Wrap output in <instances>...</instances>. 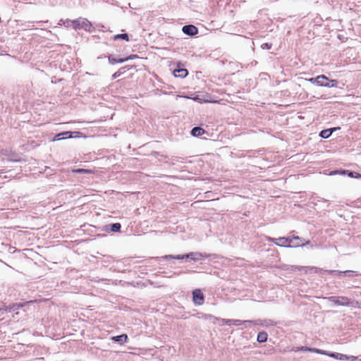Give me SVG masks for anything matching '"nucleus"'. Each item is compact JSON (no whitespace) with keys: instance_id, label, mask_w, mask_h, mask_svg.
Segmentation results:
<instances>
[{"instance_id":"obj_1","label":"nucleus","mask_w":361,"mask_h":361,"mask_svg":"<svg viewBox=\"0 0 361 361\" xmlns=\"http://www.w3.org/2000/svg\"><path fill=\"white\" fill-rule=\"evenodd\" d=\"M267 240L270 242L274 243L276 245L281 246V247H297L299 246H304L305 243H302L301 245L298 243H295V240H302V238H300L298 236H293V237H281L279 238H274L271 237L267 238Z\"/></svg>"},{"instance_id":"obj_2","label":"nucleus","mask_w":361,"mask_h":361,"mask_svg":"<svg viewBox=\"0 0 361 361\" xmlns=\"http://www.w3.org/2000/svg\"><path fill=\"white\" fill-rule=\"evenodd\" d=\"M82 133L78 131H65L60 133L56 134L51 140V141H59L67 138L72 137H81Z\"/></svg>"},{"instance_id":"obj_3","label":"nucleus","mask_w":361,"mask_h":361,"mask_svg":"<svg viewBox=\"0 0 361 361\" xmlns=\"http://www.w3.org/2000/svg\"><path fill=\"white\" fill-rule=\"evenodd\" d=\"M92 27V23L87 19L79 18L75 20L73 29H84L85 31H90Z\"/></svg>"},{"instance_id":"obj_4","label":"nucleus","mask_w":361,"mask_h":361,"mask_svg":"<svg viewBox=\"0 0 361 361\" xmlns=\"http://www.w3.org/2000/svg\"><path fill=\"white\" fill-rule=\"evenodd\" d=\"M329 302H332L334 305L338 306H348L350 302L348 298L346 297H335L331 296L326 298Z\"/></svg>"},{"instance_id":"obj_5","label":"nucleus","mask_w":361,"mask_h":361,"mask_svg":"<svg viewBox=\"0 0 361 361\" xmlns=\"http://www.w3.org/2000/svg\"><path fill=\"white\" fill-rule=\"evenodd\" d=\"M222 322L224 324H226V325H228V326H231V325H235V326H240L243 324H256L257 322H255L254 321H251V320H244V321H242V320H240V319H221Z\"/></svg>"},{"instance_id":"obj_6","label":"nucleus","mask_w":361,"mask_h":361,"mask_svg":"<svg viewBox=\"0 0 361 361\" xmlns=\"http://www.w3.org/2000/svg\"><path fill=\"white\" fill-rule=\"evenodd\" d=\"M193 302L200 305L204 302V295L200 289H196L192 292Z\"/></svg>"},{"instance_id":"obj_7","label":"nucleus","mask_w":361,"mask_h":361,"mask_svg":"<svg viewBox=\"0 0 361 361\" xmlns=\"http://www.w3.org/2000/svg\"><path fill=\"white\" fill-rule=\"evenodd\" d=\"M182 31L185 35L193 36L197 34L198 29L193 25H187L182 27Z\"/></svg>"},{"instance_id":"obj_8","label":"nucleus","mask_w":361,"mask_h":361,"mask_svg":"<svg viewBox=\"0 0 361 361\" xmlns=\"http://www.w3.org/2000/svg\"><path fill=\"white\" fill-rule=\"evenodd\" d=\"M340 129H341L340 127H336V128H332L322 130L319 133V136L324 139L328 138L331 135L333 132H334L337 130H340Z\"/></svg>"},{"instance_id":"obj_9","label":"nucleus","mask_w":361,"mask_h":361,"mask_svg":"<svg viewBox=\"0 0 361 361\" xmlns=\"http://www.w3.org/2000/svg\"><path fill=\"white\" fill-rule=\"evenodd\" d=\"M203 257L204 255L202 253L197 252H190L185 255V258H189L194 261L201 260L203 259Z\"/></svg>"},{"instance_id":"obj_10","label":"nucleus","mask_w":361,"mask_h":361,"mask_svg":"<svg viewBox=\"0 0 361 361\" xmlns=\"http://www.w3.org/2000/svg\"><path fill=\"white\" fill-rule=\"evenodd\" d=\"M188 72L185 68H177L173 71L175 77L185 78L187 76Z\"/></svg>"},{"instance_id":"obj_11","label":"nucleus","mask_w":361,"mask_h":361,"mask_svg":"<svg viewBox=\"0 0 361 361\" xmlns=\"http://www.w3.org/2000/svg\"><path fill=\"white\" fill-rule=\"evenodd\" d=\"M111 340L115 342H118L121 344L126 343L128 340V336L126 334H122L120 336H113Z\"/></svg>"},{"instance_id":"obj_12","label":"nucleus","mask_w":361,"mask_h":361,"mask_svg":"<svg viewBox=\"0 0 361 361\" xmlns=\"http://www.w3.org/2000/svg\"><path fill=\"white\" fill-rule=\"evenodd\" d=\"M204 130L201 127H195L191 130V135L194 137H198L203 135Z\"/></svg>"},{"instance_id":"obj_13","label":"nucleus","mask_w":361,"mask_h":361,"mask_svg":"<svg viewBox=\"0 0 361 361\" xmlns=\"http://www.w3.org/2000/svg\"><path fill=\"white\" fill-rule=\"evenodd\" d=\"M319 80V82L317 83L318 86L326 87L328 85L326 83V80H329V78L324 75H319L317 76Z\"/></svg>"},{"instance_id":"obj_14","label":"nucleus","mask_w":361,"mask_h":361,"mask_svg":"<svg viewBox=\"0 0 361 361\" xmlns=\"http://www.w3.org/2000/svg\"><path fill=\"white\" fill-rule=\"evenodd\" d=\"M113 39L115 41L118 40V39H123V40H126V42H128L129 37L127 33L118 34L113 37Z\"/></svg>"},{"instance_id":"obj_15","label":"nucleus","mask_w":361,"mask_h":361,"mask_svg":"<svg viewBox=\"0 0 361 361\" xmlns=\"http://www.w3.org/2000/svg\"><path fill=\"white\" fill-rule=\"evenodd\" d=\"M108 61L110 64H114L116 63H123L125 62V60L123 59H116L112 55H109L108 56Z\"/></svg>"},{"instance_id":"obj_16","label":"nucleus","mask_w":361,"mask_h":361,"mask_svg":"<svg viewBox=\"0 0 361 361\" xmlns=\"http://www.w3.org/2000/svg\"><path fill=\"white\" fill-rule=\"evenodd\" d=\"M267 340V334L266 332H259L257 335V341L264 343Z\"/></svg>"},{"instance_id":"obj_17","label":"nucleus","mask_w":361,"mask_h":361,"mask_svg":"<svg viewBox=\"0 0 361 361\" xmlns=\"http://www.w3.org/2000/svg\"><path fill=\"white\" fill-rule=\"evenodd\" d=\"M126 66L124 67H122L118 71H116V73H114L112 76H111V78L112 80H114L118 77H120L122 73H123L125 72V69H126Z\"/></svg>"},{"instance_id":"obj_18","label":"nucleus","mask_w":361,"mask_h":361,"mask_svg":"<svg viewBox=\"0 0 361 361\" xmlns=\"http://www.w3.org/2000/svg\"><path fill=\"white\" fill-rule=\"evenodd\" d=\"M305 269V271L307 272V271H313L314 273H319L322 270L317 267H301V268H299V269Z\"/></svg>"},{"instance_id":"obj_19","label":"nucleus","mask_w":361,"mask_h":361,"mask_svg":"<svg viewBox=\"0 0 361 361\" xmlns=\"http://www.w3.org/2000/svg\"><path fill=\"white\" fill-rule=\"evenodd\" d=\"M326 83L328 85L326 86V87H336L338 82L336 80H329V82Z\"/></svg>"},{"instance_id":"obj_20","label":"nucleus","mask_w":361,"mask_h":361,"mask_svg":"<svg viewBox=\"0 0 361 361\" xmlns=\"http://www.w3.org/2000/svg\"><path fill=\"white\" fill-rule=\"evenodd\" d=\"M164 258L165 259H186L185 258V255H176V256H173V255H165L164 256Z\"/></svg>"},{"instance_id":"obj_21","label":"nucleus","mask_w":361,"mask_h":361,"mask_svg":"<svg viewBox=\"0 0 361 361\" xmlns=\"http://www.w3.org/2000/svg\"><path fill=\"white\" fill-rule=\"evenodd\" d=\"M311 352L326 355L328 354V352L317 348H313V350H311Z\"/></svg>"},{"instance_id":"obj_22","label":"nucleus","mask_w":361,"mask_h":361,"mask_svg":"<svg viewBox=\"0 0 361 361\" xmlns=\"http://www.w3.org/2000/svg\"><path fill=\"white\" fill-rule=\"evenodd\" d=\"M120 228H121V224L118 223L114 224L111 226V231L114 232L118 231L120 230Z\"/></svg>"},{"instance_id":"obj_23","label":"nucleus","mask_w":361,"mask_h":361,"mask_svg":"<svg viewBox=\"0 0 361 361\" xmlns=\"http://www.w3.org/2000/svg\"><path fill=\"white\" fill-rule=\"evenodd\" d=\"M66 27H73V28L74 27V23H75V20H69V19H66Z\"/></svg>"},{"instance_id":"obj_24","label":"nucleus","mask_w":361,"mask_h":361,"mask_svg":"<svg viewBox=\"0 0 361 361\" xmlns=\"http://www.w3.org/2000/svg\"><path fill=\"white\" fill-rule=\"evenodd\" d=\"M319 79L317 78V77L316 78H309V79H306L307 81L310 82V83L312 84H316L317 85V83L319 82Z\"/></svg>"},{"instance_id":"obj_25","label":"nucleus","mask_w":361,"mask_h":361,"mask_svg":"<svg viewBox=\"0 0 361 361\" xmlns=\"http://www.w3.org/2000/svg\"><path fill=\"white\" fill-rule=\"evenodd\" d=\"M337 360H339L341 361H345L348 360L347 355H344V354L339 353Z\"/></svg>"},{"instance_id":"obj_26","label":"nucleus","mask_w":361,"mask_h":361,"mask_svg":"<svg viewBox=\"0 0 361 361\" xmlns=\"http://www.w3.org/2000/svg\"><path fill=\"white\" fill-rule=\"evenodd\" d=\"M261 47L263 49H270L271 48V44L269 43H263L261 45Z\"/></svg>"},{"instance_id":"obj_27","label":"nucleus","mask_w":361,"mask_h":361,"mask_svg":"<svg viewBox=\"0 0 361 361\" xmlns=\"http://www.w3.org/2000/svg\"><path fill=\"white\" fill-rule=\"evenodd\" d=\"M338 354H339L338 353H328L327 356L334 357L337 360V358L338 357Z\"/></svg>"},{"instance_id":"obj_28","label":"nucleus","mask_w":361,"mask_h":361,"mask_svg":"<svg viewBox=\"0 0 361 361\" xmlns=\"http://www.w3.org/2000/svg\"><path fill=\"white\" fill-rule=\"evenodd\" d=\"M73 171L76 172V173H91V171H90V170L82 169L74 170Z\"/></svg>"},{"instance_id":"obj_29","label":"nucleus","mask_w":361,"mask_h":361,"mask_svg":"<svg viewBox=\"0 0 361 361\" xmlns=\"http://www.w3.org/2000/svg\"><path fill=\"white\" fill-rule=\"evenodd\" d=\"M135 58H138V56L135 54H133V55H130L128 57H126V58H123V60H125V62L128 61V60H131V59H135Z\"/></svg>"},{"instance_id":"obj_30","label":"nucleus","mask_w":361,"mask_h":361,"mask_svg":"<svg viewBox=\"0 0 361 361\" xmlns=\"http://www.w3.org/2000/svg\"><path fill=\"white\" fill-rule=\"evenodd\" d=\"M311 350H313V348H308V347H300V348H298V350H302V351L311 352Z\"/></svg>"},{"instance_id":"obj_31","label":"nucleus","mask_w":361,"mask_h":361,"mask_svg":"<svg viewBox=\"0 0 361 361\" xmlns=\"http://www.w3.org/2000/svg\"><path fill=\"white\" fill-rule=\"evenodd\" d=\"M348 176L352 177V178H353V177L357 178V177L360 176V174L355 173V172H348Z\"/></svg>"},{"instance_id":"obj_32","label":"nucleus","mask_w":361,"mask_h":361,"mask_svg":"<svg viewBox=\"0 0 361 361\" xmlns=\"http://www.w3.org/2000/svg\"><path fill=\"white\" fill-rule=\"evenodd\" d=\"M347 358H348L347 360H350V361H356V360H358L357 357H355V356H353V355H351V356H348L347 355Z\"/></svg>"},{"instance_id":"obj_33","label":"nucleus","mask_w":361,"mask_h":361,"mask_svg":"<svg viewBox=\"0 0 361 361\" xmlns=\"http://www.w3.org/2000/svg\"><path fill=\"white\" fill-rule=\"evenodd\" d=\"M304 241H305V240H304V239H302V241H300V240H295V241H294V243H298V244L301 245V244L304 243ZM309 244H310V241H309V240H307V241L305 243V245H309Z\"/></svg>"},{"instance_id":"obj_34","label":"nucleus","mask_w":361,"mask_h":361,"mask_svg":"<svg viewBox=\"0 0 361 361\" xmlns=\"http://www.w3.org/2000/svg\"><path fill=\"white\" fill-rule=\"evenodd\" d=\"M338 173H345V171H333L330 172L329 175L332 176Z\"/></svg>"},{"instance_id":"obj_35","label":"nucleus","mask_w":361,"mask_h":361,"mask_svg":"<svg viewBox=\"0 0 361 361\" xmlns=\"http://www.w3.org/2000/svg\"><path fill=\"white\" fill-rule=\"evenodd\" d=\"M66 20L61 19V20H60L59 23V25H64V26H65V25H66Z\"/></svg>"}]
</instances>
